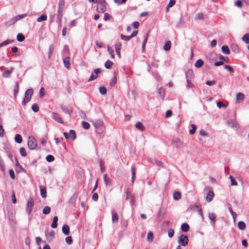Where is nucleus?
Wrapping results in <instances>:
<instances>
[{"label": "nucleus", "instance_id": "2f4dec72", "mask_svg": "<svg viewBox=\"0 0 249 249\" xmlns=\"http://www.w3.org/2000/svg\"><path fill=\"white\" fill-rule=\"evenodd\" d=\"M204 64V61L202 59H198L195 64V66L196 68H199L201 67Z\"/></svg>", "mask_w": 249, "mask_h": 249}, {"label": "nucleus", "instance_id": "7c9ffc66", "mask_svg": "<svg viewBox=\"0 0 249 249\" xmlns=\"http://www.w3.org/2000/svg\"><path fill=\"white\" fill-rule=\"evenodd\" d=\"M221 50L222 52L226 54H229L230 53V50L227 45H224L222 47Z\"/></svg>", "mask_w": 249, "mask_h": 249}, {"label": "nucleus", "instance_id": "de8ad7c7", "mask_svg": "<svg viewBox=\"0 0 249 249\" xmlns=\"http://www.w3.org/2000/svg\"><path fill=\"white\" fill-rule=\"evenodd\" d=\"M135 126L137 128H138L140 130H142L144 129V126L140 122H138L136 123L135 124Z\"/></svg>", "mask_w": 249, "mask_h": 249}, {"label": "nucleus", "instance_id": "bb28decb", "mask_svg": "<svg viewBox=\"0 0 249 249\" xmlns=\"http://www.w3.org/2000/svg\"><path fill=\"white\" fill-rule=\"evenodd\" d=\"M189 225L186 223H183L181 226V230L183 232H187L189 230Z\"/></svg>", "mask_w": 249, "mask_h": 249}, {"label": "nucleus", "instance_id": "680f3d73", "mask_svg": "<svg viewBox=\"0 0 249 249\" xmlns=\"http://www.w3.org/2000/svg\"><path fill=\"white\" fill-rule=\"evenodd\" d=\"M174 230L173 229H170L168 230V235L170 238H172L174 235Z\"/></svg>", "mask_w": 249, "mask_h": 249}, {"label": "nucleus", "instance_id": "393cba45", "mask_svg": "<svg viewBox=\"0 0 249 249\" xmlns=\"http://www.w3.org/2000/svg\"><path fill=\"white\" fill-rule=\"evenodd\" d=\"M119 216L116 213L112 211V221L113 223H116L118 222Z\"/></svg>", "mask_w": 249, "mask_h": 249}, {"label": "nucleus", "instance_id": "5701e85b", "mask_svg": "<svg viewBox=\"0 0 249 249\" xmlns=\"http://www.w3.org/2000/svg\"><path fill=\"white\" fill-rule=\"evenodd\" d=\"M14 68L11 67L10 70H7L6 71L3 73L2 75L5 78H9L10 77L11 74L12 73Z\"/></svg>", "mask_w": 249, "mask_h": 249}, {"label": "nucleus", "instance_id": "20e7f679", "mask_svg": "<svg viewBox=\"0 0 249 249\" xmlns=\"http://www.w3.org/2000/svg\"><path fill=\"white\" fill-rule=\"evenodd\" d=\"M28 146L30 149L34 150L36 148L37 142L33 137L29 136L28 142Z\"/></svg>", "mask_w": 249, "mask_h": 249}, {"label": "nucleus", "instance_id": "39448f33", "mask_svg": "<svg viewBox=\"0 0 249 249\" xmlns=\"http://www.w3.org/2000/svg\"><path fill=\"white\" fill-rule=\"evenodd\" d=\"M188 237L187 235L182 234L178 238V243L183 247H186L188 244Z\"/></svg>", "mask_w": 249, "mask_h": 249}, {"label": "nucleus", "instance_id": "f3484780", "mask_svg": "<svg viewBox=\"0 0 249 249\" xmlns=\"http://www.w3.org/2000/svg\"><path fill=\"white\" fill-rule=\"evenodd\" d=\"M131 182L132 183L134 182V181L136 179V169L135 167L132 165L131 167Z\"/></svg>", "mask_w": 249, "mask_h": 249}, {"label": "nucleus", "instance_id": "e433bc0d", "mask_svg": "<svg viewBox=\"0 0 249 249\" xmlns=\"http://www.w3.org/2000/svg\"><path fill=\"white\" fill-rule=\"evenodd\" d=\"M173 198L175 200H179L181 198V193L179 192H176L173 194Z\"/></svg>", "mask_w": 249, "mask_h": 249}, {"label": "nucleus", "instance_id": "0eeeda50", "mask_svg": "<svg viewBox=\"0 0 249 249\" xmlns=\"http://www.w3.org/2000/svg\"><path fill=\"white\" fill-rule=\"evenodd\" d=\"M52 118L53 120H54L55 121H56L57 122L60 123V124L64 123V122H63L62 119L60 117L58 113L53 112L52 113Z\"/></svg>", "mask_w": 249, "mask_h": 249}, {"label": "nucleus", "instance_id": "4c0bfd02", "mask_svg": "<svg viewBox=\"0 0 249 249\" xmlns=\"http://www.w3.org/2000/svg\"><path fill=\"white\" fill-rule=\"evenodd\" d=\"M15 142L18 143H20L22 142V139L20 135L16 134L15 137Z\"/></svg>", "mask_w": 249, "mask_h": 249}, {"label": "nucleus", "instance_id": "052dcab7", "mask_svg": "<svg viewBox=\"0 0 249 249\" xmlns=\"http://www.w3.org/2000/svg\"><path fill=\"white\" fill-rule=\"evenodd\" d=\"M66 242L69 244L71 245L72 243V239L71 236H68L65 238Z\"/></svg>", "mask_w": 249, "mask_h": 249}, {"label": "nucleus", "instance_id": "ea45409f", "mask_svg": "<svg viewBox=\"0 0 249 249\" xmlns=\"http://www.w3.org/2000/svg\"><path fill=\"white\" fill-rule=\"evenodd\" d=\"M51 208L47 206L43 208L42 212L44 214H48L51 212Z\"/></svg>", "mask_w": 249, "mask_h": 249}, {"label": "nucleus", "instance_id": "b1692460", "mask_svg": "<svg viewBox=\"0 0 249 249\" xmlns=\"http://www.w3.org/2000/svg\"><path fill=\"white\" fill-rule=\"evenodd\" d=\"M92 124L95 128H98L102 126L103 122L101 120L94 121L92 122Z\"/></svg>", "mask_w": 249, "mask_h": 249}, {"label": "nucleus", "instance_id": "dca6fc26", "mask_svg": "<svg viewBox=\"0 0 249 249\" xmlns=\"http://www.w3.org/2000/svg\"><path fill=\"white\" fill-rule=\"evenodd\" d=\"M214 194L213 191H210L207 194L206 199L207 202H211L213 199Z\"/></svg>", "mask_w": 249, "mask_h": 249}, {"label": "nucleus", "instance_id": "c9c22d12", "mask_svg": "<svg viewBox=\"0 0 249 249\" xmlns=\"http://www.w3.org/2000/svg\"><path fill=\"white\" fill-rule=\"evenodd\" d=\"M47 19V17L46 15L45 14H43L41 16H40V17H39L36 20L37 22H42V21H46Z\"/></svg>", "mask_w": 249, "mask_h": 249}, {"label": "nucleus", "instance_id": "49530a36", "mask_svg": "<svg viewBox=\"0 0 249 249\" xmlns=\"http://www.w3.org/2000/svg\"><path fill=\"white\" fill-rule=\"evenodd\" d=\"M153 233L152 232L150 231V232H149L148 233H147V239L148 241L151 242L153 241Z\"/></svg>", "mask_w": 249, "mask_h": 249}, {"label": "nucleus", "instance_id": "4d7b16f0", "mask_svg": "<svg viewBox=\"0 0 249 249\" xmlns=\"http://www.w3.org/2000/svg\"><path fill=\"white\" fill-rule=\"evenodd\" d=\"M82 124L83 127L86 129H88L90 127L89 124L87 122L83 121Z\"/></svg>", "mask_w": 249, "mask_h": 249}, {"label": "nucleus", "instance_id": "79ce46f5", "mask_svg": "<svg viewBox=\"0 0 249 249\" xmlns=\"http://www.w3.org/2000/svg\"><path fill=\"white\" fill-rule=\"evenodd\" d=\"M192 209L196 211H200L202 210L200 205L198 204L195 203L192 206Z\"/></svg>", "mask_w": 249, "mask_h": 249}, {"label": "nucleus", "instance_id": "6ab92c4d", "mask_svg": "<svg viewBox=\"0 0 249 249\" xmlns=\"http://www.w3.org/2000/svg\"><path fill=\"white\" fill-rule=\"evenodd\" d=\"M62 230L65 235H68L70 234V228L68 225H64L62 227Z\"/></svg>", "mask_w": 249, "mask_h": 249}, {"label": "nucleus", "instance_id": "412c9836", "mask_svg": "<svg viewBox=\"0 0 249 249\" xmlns=\"http://www.w3.org/2000/svg\"><path fill=\"white\" fill-rule=\"evenodd\" d=\"M194 72L192 69H188L186 72V79H192L193 78Z\"/></svg>", "mask_w": 249, "mask_h": 249}, {"label": "nucleus", "instance_id": "c03bdc74", "mask_svg": "<svg viewBox=\"0 0 249 249\" xmlns=\"http://www.w3.org/2000/svg\"><path fill=\"white\" fill-rule=\"evenodd\" d=\"M228 123L231 125L232 127H236L237 126V123L233 120H230L228 121Z\"/></svg>", "mask_w": 249, "mask_h": 249}, {"label": "nucleus", "instance_id": "603ef678", "mask_svg": "<svg viewBox=\"0 0 249 249\" xmlns=\"http://www.w3.org/2000/svg\"><path fill=\"white\" fill-rule=\"evenodd\" d=\"M99 164L101 172H104L105 171V168L104 166V163L103 160L100 159L99 161Z\"/></svg>", "mask_w": 249, "mask_h": 249}, {"label": "nucleus", "instance_id": "aec40b11", "mask_svg": "<svg viewBox=\"0 0 249 249\" xmlns=\"http://www.w3.org/2000/svg\"><path fill=\"white\" fill-rule=\"evenodd\" d=\"M19 88V84L18 82L17 81L15 83V86L14 88V95L15 98H16L17 96V94L18 92Z\"/></svg>", "mask_w": 249, "mask_h": 249}, {"label": "nucleus", "instance_id": "4be33fe9", "mask_svg": "<svg viewBox=\"0 0 249 249\" xmlns=\"http://www.w3.org/2000/svg\"><path fill=\"white\" fill-rule=\"evenodd\" d=\"M39 189L40 192V195L43 198H46L47 196V191L46 189L43 187L42 186H39Z\"/></svg>", "mask_w": 249, "mask_h": 249}, {"label": "nucleus", "instance_id": "ddd939ff", "mask_svg": "<svg viewBox=\"0 0 249 249\" xmlns=\"http://www.w3.org/2000/svg\"><path fill=\"white\" fill-rule=\"evenodd\" d=\"M208 217L211 221V224L213 226L216 223V215L214 213H209Z\"/></svg>", "mask_w": 249, "mask_h": 249}, {"label": "nucleus", "instance_id": "a18cd8bd", "mask_svg": "<svg viewBox=\"0 0 249 249\" xmlns=\"http://www.w3.org/2000/svg\"><path fill=\"white\" fill-rule=\"evenodd\" d=\"M112 65V62L109 60H107L105 63V67L107 69H110Z\"/></svg>", "mask_w": 249, "mask_h": 249}, {"label": "nucleus", "instance_id": "864d4df0", "mask_svg": "<svg viewBox=\"0 0 249 249\" xmlns=\"http://www.w3.org/2000/svg\"><path fill=\"white\" fill-rule=\"evenodd\" d=\"M224 68L227 70L231 73H233L234 72V69L230 65H225L224 66Z\"/></svg>", "mask_w": 249, "mask_h": 249}, {"label": "nucleus", "instance_id": "cd10ccee", "mask_svg": "<svg viewBox=\"0 0 249 249\" xmlns=\"http://www.w3.org/2000/svg\"><path fill=\"white\" fill-rule=\"evenodd\" d=\"M55 49V46L54 44H51L49 46V53H48V58H50L52 56L53 53Z\"/></svg>", "mask_w": 249, "mask_h": 249}, {"label": "nucleus", "instance_id": "a19ab883", "mask_svg": "<svg viewBox=\"0 0 249 249\" xmlns=\"http://www.w3.org/2000/svg\"><path fill=\"white\" fill-rule=\"evenodd\" d=\"M242 40L246 44L249 43V33H247L242 37Z\"/></svg>", "mask_w": 249, "mask_h": 249}, {"label": "nucleus", "instance_id": "f8f14e48", "mask_svg": "<svg viewBox=\"0 0 249 249\" xmlns=\"http://www.w3.org/2000/svg\"><path fill=\"white\" fill-rule=\"evenodd\" d=\"M33 90L32 89H28L25 91L24 98L26 99V100L30 101L31 99V97L33 95Z\"/></svg>", "mask_w": 249, "mask_h": 249}, {"label": "nucleus", "instance_id": "e2e57ef3", "mask_svg": "<svg viewBox=\"0 0 249 249\" xmlns=\"http://www.w3.org/2000/svg\"><path fill=\"white\" fill-rule=\"evenodd\" d=\"M13 41H14L13 40H12V41L7 40H5V41H3V42H2L0 44V46L3 47V46H4L7 45L9 43H12Z\"/></svg>", "mask_w": 249, "mask_h": 249}, {"label": "nucleus", "instance_id": "1a4fd4ad", "mask_svg": "<svg viewBox=\"0 0 249 249\" xmlns=\"http://www.w3.org/2000/svg\"><path fill=\"white\" fill-rule=\"evenodd\" d=\"M60 107L63 112L65 113L71 115L72 112V109L69 107L68 106L61 105Z\"/></svg>", "mask_w": 249, "mask_h": 249}, {"label": "nucleus", "instance_id": "774afa93", "mask_svg": "<svg viewBox=\"0 0 249 249\" xmlns=\"http://www.w3.org/2000/svg\"><path fill=\"white\" fill-rule=\"evenodd\" d=\"M235 5L238 7L241 8L242 7V1L240 0H236L235 2Z\"/></svg>", "mask_w": 249, "mask_h": 249}, {"label": "nucleus", "instance_id": "37998d69", "mask_svg": "<svg viewBox=\"0 0 249 249\" xmlns=\"http://www.w3.org/2000/svg\"><path fill=\"white\" fill-rule=\"evenodd\" d=\"M17 39L19 42H22L25 39V37L22 34H18L17 36Z\"/></svg>", "mask_w": 249, "mask_h": 249}, {"label": "nucleus", "instance_id": "8fccbe9b", "mask_svg": "<svg viewBox=\"0 0 249 249\" xmlns=\"http://www.w3.org/2000/svg\"><path fill=\"white\" fill-rule=\"evenodd\" d=\"M46 160L48 162H52L54 160V157L52 155H48L46 157Z\"/></svg>", "mask_w": 249, "mask_h": 249}, {"label": "nucleus", "instance_id": "9d476101", "mask_svg": "<svg viewBox=\"0 0 249 249\" xmlns=\"http://www.w3.org/2000/svg\"><path fill=\"white\" fill-rule=\"evenodd\" d=\"M107 10V7L105 4H98L97 6L96 11L98 13H104Z\"/></svg>", "mask_w": 249, "mask_h": 249}, {"label": "nucleus", "instance_id": "f03ea898", "mask_svg": "<svg viewBox=\"0 0 249 249\" xmlns=\"http://www.w3.org/2000/svg\"><path fill=\"white\" fill-rule=\"evenodd\" d=\"M65 5V0H59L58 9L57 10V18L61 19V17H63V12Z\"/></svg>", "mask_w": 249, "mask_h": 249}, {"label": "nucleus", "instance_id": "f257e3e1", "mask_svg": "<svg viewBox=\"0 0 249 249\" xmlns=\"http://www.w3.org/2000/svg\"><path fill=\"white\" fill-rule=\"evenodd\" d=\"M27 16V14H23L22 15H18L16 16L11 19H10L4 23V25L6 28L9 27L11 25L15 24L17 21L18 20L25 18Z\"/></svg>", "mask_w": 249, "mask_h": 249}, {"label": "nucleus", "instance_id": "c85d7f7f", "mask_svg": "<svg viewBox=\"0 0 249 249\" xmlns=\"http://www.w3.org/2000/svg\"><path fill=\"white\" fill-rule=\"evenodd\" d=\"M245 96L243 93L238 92L236 94V100L238 102L242 101L244 100Z\"/></svg>", "mask_w": 249, "mask_h": 249}, {"label": "nucleus", "instance_id": "13d9d810", "mask_svg": "<svg viewBox=\"0 0 249 249\" xmlns=\"http://www.w3.org/2000/svg\"><path fill=\"white\" fill-rule=\"evenodd\" d=\"M19 153L22 157H26L27 155L25 150L23 147H21L20 148Z\"/></svg>", "mask_w": 249, "mask_h": 249}, {"label": "nucleus", "instance_id": "3c124183", "mask_svg": "<svg viewBox=\"0 0 249 249\" xmlns=\"http://www.w3.org/2000/svg\"><path fill=\"white\" fill-rule=\"evenodd\" d=\"M203 18V14L202 13H199L196 14L195 19V20H201Z\"/></svg>", "mask_w": 249, "mask_h": 249}, {"label": "nucleus", "instance_id": "4468645a", "mask_svg": "<svg viewBox=\"0 0 249 249\" xmlns=\"http://www.w3.org/2000/svg\"><path fill=\"white\" fill-rule=\"evenodd\" d=\"M148 37V34L146 33H144L143 36V41L142 44V52H144L145 51V47L146 44L147 43V40Z\"/></svg>", "mask_w": 249, "mask_h": 249}, {"label": "nucleus", "instance_id": "5fc2aeb1", "mask_svg": "<svg viewBox=\"0 0 249 249\" xmlns=\"http://www.w3.org/2000/svg\"><path fill=\"white\" fill-rule=\"evenodd\" d=\"M99 92L102 95H104L107 93V89L104 87L99 88Z\"/></svg>", "mask_w": 249, "mask_h": 249}, {"label": "nucleus", "instance_id": "6e6d98bb", "mask_svg": "<svg viewBox=\"0 0 249 249\" xmlns=\"http://www.w3.org/2000/svg\"><path fill=\"white\" fill-rule=\"evenodd\" d=\"M89 2L93 3H98V4H105L106 2L105 0H89Z\"/></svg>", "mask_w": 249, "mask_h": 249}, {"label": "nucleus", "instance_id": "338daca9", "mask_svg": "<svg viewBox=\"0 0 249 249\" xmlns=\"http://www.w3.org/2000/svg\"><path fill=\"white\" fill-rule=\"evenodd\" d=\"M97 77H98L97 75H95L92 73L91 74V75H90L89 79L88 80V81L90 82V81H93V80L96 79V78H97Z\"/></svg>", "mask_w": 249, "mask_h": 249}, {"label": "nucleus", "instance_id": "bf43d9fd", "mask_svg": "<svg viewBox=\"0 0 249 249\" xmlns=\"http://www.w3.org/2000/svg\"><path fill=\"white\" fill-rule=\"evenodd\" d=\"M230 178L231 181V185L232 186H236L237 185V182L234 179V178L232 177V176H230Z\"/></svg>", "mask_w": 249, "mask_h": 249}, {"label": "nucleus", "instance_id": "9b49d317", "mask_svg": "<svg viewBox=\"0 0 249 249\" xmlns=\"http://www.w3.org/2000/svg\"><path fill=\"white\" fill-rule=\"evenodd\" d=\"M62 57L70 56V53L68 45H65L63 48V50L62 53Z\"/></svg>", "mask_w": 249, "mask_h": 249}, {"label": "nucleus", "instance_id": "72a5a7b5", "mask_svg": "<svg viewBox=\"0 0 249 249\" xmlns=\"http://www.w3.org/2000/svg\"><path fill=\"white\" fill-rule=\"evenodd\" d=\"M238 227L241 230H244L246 228V224L242 221H240L238 223Z\"/></svg>", "mask_w": 249, "mask_h": 249}, {"label": "nucleus", "instance_id": "69168bd1", "mask_svg": "<svg viewBox=\"0 0 249 249\" xmlns=\"http://www.w3.org/2000/svg\"><path fill=\"white\" fill-rule=\"evenodd\" d=\"M32 109L35 112H36L39 110V107L36 104H34L32 107Z\"/></svg>", "mask_w": 249, "mask_h": 249}, {"label": "nucleus", "instance_id": "7ed1b4c3", "mask_svg": "<svg viewBox=\"0 0 249 249\" xmlns=\"http://www.w3.org/2000/svg\"><path fill=\"white\" fill-rule=\"evenodd\" d=\"M34 206V199L33 198L30 197L27 201V204L26 207V211L28 215H30L31 213Z\"/></svg>", "mask_w": 249, "mask_h": 249}, {"label": "nucleus", "instance_id": "0e129e2a", "mask_svg": "<svg viewBox=\"0 0 249 249\" xmlns=\"http://www.w3.org/2000/svg\"><path fill=\"white\" fill-rule=\"evenodd\" d=\"M217 106L219 107V108H221V107H224V108H226V105L225 104H224L221 101H218L217 103Z\"/></svg>", "mask_w": 249, "mask_h": 249}, {"label": "nucleus", "instance_id": "473e14b6", "mask_svg": "<svg viewBox=\"0 0 249 249\" xmlns=\"http://www.w3.org/2000/svg\"><path fill=\"white\" fill-rule=\"evenodd\" d=\"M69 136L72 140H74L76 138V132L74 130H71L69 131Z\"/></svg>", "mask_w": 249, "mask_h": 249}, {"label": "nucleus", "instance_id": "6e6552de", "mask_svg": "<svg viewBox=\"0 0 249 249\" xmlns=\"http://www.w3.org/2000/svg\"><path fill=\"white\" fill-rule=\"evenodd\" d=\"M62 58L65 67L68 69H70L71 67V64L70 63V56L63 57Z\"/></svg>", "mask_w": 249, "mask_h": 249}, {"label": "nucleus", "instance_id": "a878e982", "mask_svg": "<svg viewBox=\"0 0 249 249\" xmlns=\"http://www.w3.org/2000/svg\"><path fill=\"white\" fill-rule=\"evenodd\" d=\"M171 47V42L170 41H167L165 43L163 48L164 51H167L170 50Z\"/></svg>", "mask_w": 249, "mask_h": 249}, {"label": "nucleus", "instance_id": "2eb2a0df", "mask_svg": "<svg viewBox=\"0 0 249 249\" xmlns=\"http://www.w3.org/2000/svg\"><path fill=\"white\" fill-rule=\"evenodd\" d=\"M104 181L107 186H111L112 185V180L107 177V174H105L104 176Z\"/></svg>", "mask_w": 249, "mask_h": 249}, {"label": "nucleus", "instance_id": "58836bf2", "mask_svg": "<svg viewBox=\"0 0 249 249\" xmlns=\"http://www.w3.org/2000/svg\"><path fill=\"white\" fill-rule=\"evenodd\" d=\"M159 93L161 98L163 100L164 97L165 90L163 88H160L158 90Z\"/></svg>", "mask_w": 249, "mask_h": 249}, {"label": "nucleus", "instance_id": "a211bd4d", "mask_svg": "<svg viewBox=\"0 0 249 249\" xmlns=\"http://www.w3.org/2000/svg\"><path fill=\"white\" fill-rule=\"evenodd\" d=\"M122 44L120 42H117L115 44V51L116 52L117 54L119 57H121V53L120 50L121 49Z\"/></svg>", "mask_w": 249, "mask_h": 249}, {"label": "nucleus", "instance_id": "c756f323", "mask_svg": "<svg viewBox=\"0 0 249 249\" xmlns=\"http://www.w3.org/2000/svg\"><path fill=\"white\" fill-rule=\"evenodd\" d=\"M231 50L235 53H238L239 52V49L236 44H232L231 46Z\"/></svg>", "mask_w": 249, "mask_h": 249}, {"label": "nucleus", "instance_id": "423d86ee", "mask_svg": "<svg viewBox=\"0 0 249 249\" xmlns=\"http://www.w3.org/2000/svg\"><path fill=\"white\" fill-rule=\"evenodd\" d=\"M125 200H129L130 204L131 206H135V197L133 194H131V192L127 191L126 193V196Z\"/></svg>", "mask_w": 249, "mask_h": 249}, {"label": "nucleus", "instance_id": "f704fd0d", "mask_svg": "<svg viewBox=\"0 0 249 249\" xmlns=\"http://www.w3.org/2000/svg\"><path fill=\"white\" fill-rule=\"evenodd\" d=\"M138 34L137 31H134L130 36H125V40H129L131 38L135 37Z\"/></svg>", "mask_w": 249, "mask_h": 249}, {"label": "nucleus", "instance_id": "09e8293b", "mask_svg": "<svg viewBox=\"0 0 249 249\" xmlns=\"http://www.w3.org/2000/svg\"><path fill=\"white\" fill-rule=\"evenodd\" d=\"M191 127H192V129L189 130V133L191 135H193V134H194L195 133V132H196V126L194 124H192L191 125Z\"/></svg>", "mask_w": 249, "mask_h": 249}]
</instances>
